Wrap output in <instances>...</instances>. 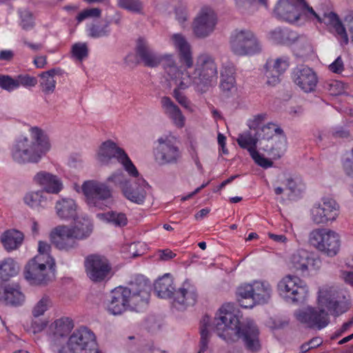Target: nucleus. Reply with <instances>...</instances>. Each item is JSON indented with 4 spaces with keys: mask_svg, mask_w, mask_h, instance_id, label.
Segmentation results:
<instances>
[{
    "mask_svg": "<svg viewBox=\"0 0 353 353\" xmlns=\"http://www.w3.org/2000/svg\"><path fill=\"white\" fill-rule=\"evenodd\" d=\"M232 306L224 304L216 313L212 328L226 343L234 344L241 340L247 350L256 352L261 349L259 331L252 321H241Z\"/></svg>",
    "mask_w": 353,
    "mask_h": 353,
    "instance_id": "obj_1",
    "label": "nucleus"
},
{
    "mask_svg": "<svg viewBox=\"0 0 353 353\" xmlns=\"http://www.w3.org/2000/svg\"><path fill=\"white\" fill-rule=\"evenodd\" d=\"M151 286L143 276H137L129 286H119L110 292L107 310L114 315L121 314L128 307H137L148 305Z\"/></svg>",
    "mask_w": 353,
    "mask_h": 353,
    "instance_id": "obj_2",
    "label": "nucleus"
},
{
    "mask_svg": "<svg viewBox=\"0 0 353 353\" xmlns=\"http://www.w3.org/2000/svg\"><path fill=\"white\" fill-rule=\"evenodd\" d=\"M31 138H20L11 150L13 160L21 164L37 163L50 148L48 137L37 127L30 128Z\"/></svg>",
    "mask_w": 353,
    "mask_h": 353,
    "instance_id": "obj_3",
    "label": "nucleus"
},
{
    "mask_svg": "<svg viewBox=\"0 0 353 353\" xmlns=\"http://www.w3.org/2000/svg\"><path fill=\"white\" fill-rule=\"evenodd\" d=\"M188 77L198 92H205L217 79V66L214 59L208 54L199 55L194 70Z\"/></svg>",
    "mask_w": 353,
    "mask_h": 353,
    "instance_id": "obj_4",
    "label": "nucleus"
},
{
    "mask_svg": "<svg viewBox=\"0 0 353 353\" xmlns=\"http://www.w3.org/2000/svg\"><path fill=\"white\" fill-rule=\"evenodd\" d=\"M113 159L121 163L128 173L132 176L139 175V172L126 152L111 140L103 142L98 151L97 160L102 165H108Z\"/></svg>",
    "mask_w": 353,
    "mask_h": 353,
    "instance_id": "obj_5",
    "label": "nucleus"
},
{
    "mask_svg": "<svg viewBox=\"0 0 353 353\" xmlns=\"http://www.w3.org/2000/svg\"><path fill=\"white\" fill-rule=\"evenodd\" d=\"M54 263L43 260L41 255H37L26 264L24 276L31 285H46L54 277Z\"/></svg>",
    "mask_w": 353,
    "mask_h": 353,
    "instance_id": "obj_6",
    "label": "nucleus"
},
{
    "mask_svg": "<svg viewBox=\"0 0 353 353\" xmlns=\"http://www.w3.org/2000/svg\"><path fill=\"white\" fill-rule=\"evenodd\" d=\"M318 305L334 316H339L347 312L351 306L349 299L340 294L333 288L320 289L318 295Z\"/></svg>",
    "mask_w": 353,
    "mask_h": 353,
    "instance_id": "obj_7",
    "label": "nucleus"
},
{
    "mask_svg": "<svg viewBox=\"0 0 353 353\" xmlns=\"http://www.w3.org/2000/svg\"><path fill=\"white\" fill-rule=\"evenodd\" d=\"M81 189L90 207L103 210L112 204V190L106 184L94 180L86 181Z\"/></svg>",
    "mask_w": 353,
    "mask_h": 353,
    "instance_id": "obj_8",
    "label": "nucleus"
},
{
    "mask_svg": "<svg viewBox=\"0 0 353 353\" xmlns=\"http://www.w3.org/2000/svg\"><path fill=\"white\" fill-rule=\"evenodd\" d=\"M310 245L328 256H335L340 249L339 234L329 229L313 230L309 235Z\"/></svg>",
    "mask_w": 353,
    "mask_h": 353,
    "instance_id": "obj_9",
    "label": "nucleus"
},
{
    "mask_svg": "<svg viewBox=\"0 0 353 353\" xmlns=\"http://www.w3.org/2000/svg\"><path fill=\"white\" fill-rule=\"evenodd\" d=\"M232 52L238 56H250L261 50V45L255 34L250 30L236 32L230 39Z\"/></svg>",
    "mask_w": 353,
    "mask_h": 353,
    "instance_id": "obj_10",
    "label": "nucleus"
},
{
    "mask_svg": "<svg viewBox=\"0 0 353 353\" xmlns=\"http://www.w3.org/2000/svg\"><path fill=\"white\" fill-rule=\"evenodd\" d=\"M279 294L292 302H303L308 294V288L299 277L287 275L277 285Z\"/></svg>",
    "mask_w": 353,
    "mask_h": 353,
    "instance_id": "obj_11",
    "label": "nucleus"
},
{
    "mask_svg": "<svg viewBox=\"0 0 353 353\" xmlns=\"http://www.w3.org/2000/svg\"><path fill=\"white\" fill-rule=\"evenodd\" d=\"M68 348L74 353H92L99 350L94 334L85 327L72 334L68 339Z\"/></svg>",
    "mask_w": 353,
    "mask_h": 353,
    "instance_id": "obj_12",
    "label": "nucleus"
},
{
    "mask_svg": "<svg viewBox=\"0 0 353 353\" xmlns=\"http://www.w3.org/2000/svg\"><path fill=\"white\" fill-rule=\"evenodd\" d=\"M85 268L88 276L94 283L108 280L112 275L111 264L104 256H88L85 260Z\"/></svg>",
    "mask_w": 353,
    "mask_h": 353,
    "instance_id": "obj_13",
    "label": "nucleus"
},
{
    "mask_svg": "<svg viewBox=\"0 0 353 353\" xmlns=\"http://www.w3.org/2000/svg\"><path fill=\"white\" fill-rule=\"evenodd\" d=\"M339 214V205L330 197H323L311 209V219L316 224H327L334 221Z\"/></svg>",
    "mask_w": 353,
    "mask_h": 353,
    "instance_id": "obj_14",
    "label": "nucleus"
},
{
    "mask_svg": "<svg viewBox=\"0 0 353 353\" xmlns=\"http://www.w3.org/2000/svg\"><path fill=\"white\" fill-rule=\"evenodd\" d=\"M216 23L217 17L214 11L209 6H203L194 19V33L198 38H206L212 34Z\"/></svg>",
    "mask_w": 353,
    "mask_h": 353,
    "instance_id": "obj_15",
    "label": "nucleus"
},
{
    "mask_svg": "<svg viewBox=\"0 0 353 353\" xmlns=\"http://www.w3.org/2000/svg\"><path fill=\"white\" fill-rule=\"evenodd\" d=\"M259 140L256 131L253 133L250 130L239 134L236 141L241 148L248 150L251 157L257 165L265 169L270 168L272 166L273 162L264 157L256 150Z\"/></svg>",
    "mask_w": 353,
    "mask_h": 353,
    "instance_id": "obj_16",
    "label": "nucleus"
},
{
    "mask_svg": "<svg viewBox=\"0 0 353 353\" xmlns=\"http://www.w3.org/2000/svg\"><path fill=\"white\" fill-rule=\"evenodd\" d=\"M154 157L160 165H175L181 159L182 152L171 139L159 138Z\"/></svg>",
    "mask_w": 353,
    "mask_h": 353,
    "instance_id": "obj_17",
    "label": "nucleus"
},
{
    "mask_svg": "<svg viewBox=\"0 0 353 353\" xmlns=\"http://www.w3.org/2000/svg\"><path fill=\"white\" fill-rule=\"evenodd\" d=\"M296 319L309 327L318 330L325 327L330 321L327 312L321 309L319 305L317 308L309 307L300 310L296 314Z\"/></svg>",
    "mask_w": 353,
    "mask_h": 353,
    "instance_id": "obj_18",
    "label": "nucleus"
},
{
    "mask_svg": "<svg viewBox=\"0 0 353 353\" xmlns=\"http://www.w3.org/2000/svg\"><path fill=\"white\" fill-rule=\"evenodd\" d=\"M50 241L54 246L64 251H70L79 247V239H76L70 226L59 225L50 234Z\"/></svg>",
    "mask_w": 353,
    "mask_h": 353,
    "instance_id": "obj_19",
    "label": "nucleus"
},
{
    "mask_svg": "<svg viewBox=\"0 0 353 353\" xmlns=\"http://www.w3.org/2000/svg\"><path fill=\"white\" fill-rule=\"evenodd\" d=\"M290 268L301 275L306 274L310 270H318L321 265L319 258L314 257L304 250H298L290 257Z\"/></svg>",
    "mask_w": 353,
    "mask_h": 353,
    "instance_id": "obj_20",
    "label": "nucleus"
},
{
    "mask_svg": "<svg viewBox=\"0 0 353 353\" xmlns=\"http://www.w3.org/2000/svg\"><path fill=\"white\" fill-rule=\"evenodd\" d=\"M292 79L293 82L306 93L314 91L318 83L316 72L312 68L303 65L293 70Z\"/></svg>",
    "mask_w": 353,
    "mask_h": 353,
    "instance_id": "obj_21",
    "label": "nucleus"
},
{
    "mask_svg": "<svg viewBox=\"0 0 353 353\" xmlns=\"http://www.w3.org/2000/svg\"><path fill=\"white\" fill-rule=\"evenodd\" d=\"M290 65V58L282 56L275 59H268L265 65V75L267 84L275 86L281 81V76L287 70Z\"/></svg>",
    "mask_w": 353,
    "mask_h": 353,
    "instance_id": "obj_22",
    "label": "nucleus"
},
{
    "mask_svg": "<svg viewBox=\"0 0 353 353\" xmlns=\"http://www.w3.org/2000/svg\"><path fill=\"white\" fill-rule=\"evenodd\" d=\"M197 290L194 285L185 281L175 292L172 305L178 310H184L188 307L193 306L197 300Z\"/></svg>",
    "mask_w": 353,
    "mask_h": 353,
    "instance_id": "obj_23",
    "label": "nucleus"
},
{
    "mask_svg": "<svg viewBox=\"0 0 353 353\" xmlns=\"http://www.w3.org/2000/svg\"><path fill=\"white\" fill-rule=\"evenodd\" d=\"M136 57L145 66L155 68L161 63V58L150 47L148 41L143 37H139L136 41Z\"/></svg>",
    "mask_w": 353,
    "mask_h": 353,
    "instance_id": "obj_24",
    "label": "nucleus"
},
{
    "mask_svg": "<svg viewBox=\"0 0 353 353\" xmlns=\"http://www.w3.org/2000/svg\"><path fill=\"white\" fill-rule=\"evenodd\" d=\"M37 83V78L29 74H19L12 77L8 74H0V88L9 92L18 89L20 86L34 87Z\"/></svg>",
    "mask_w": 353,
    "mask_h": 353,
    "instance_id": "obj_25",
    "label": "nucleus"
},
{
    "mask_svg": "<svg viewBox=\"0 0 353 353\" xmlns=\"http://www.w3.org/2000/svg\"><path fill=\"white\" fill-rule=\"evenodd\" d=\"M134 177L136 179L131 181L128 186L123 188V194L130 201L141 204L145 201V188L148 184L143 177L139 176V174Z\"/></svg>",
    "mask_w": 353,
    "mask_h": 353,
    "instance_id": "obj_26",
    "label": "nucleus"
},
{
    "mask_svg": "<svg viewBox=\"0 0 353 353\" xmlns=\"http://www.w3.org/2000/svg\"><path fill=\"white\" fill-rule=\"evenodd\" d=\"M33 181L41 186L48 195L50 194H58L63 189V184L57 176L46 171H40L33 177Z\"/></svg>",
    "mask_w": 353,
    "mask_h": 353,
    "instance_id": "obj_27",
    "label": "nucleus"
},
{
    "mask_svg": "<svg viewBox=\"0 0 353 353\" xmlns=\"http://www.w3.org/2000/svg\"><path fill=\"white\" fill-rule=\"evenodd\" d=\"M235 72V67L232 63L224 65L221 71L219 88L222 96L225 98L230 97L236 90Z\"/></svg>",
    "mask_w": 353,
    "mask_h": 353,
    "instance_id": "obj_28",
    "label": "nucleus"
},
{
    "mask_svg": "<svg viewBox=\"0 0 353 353\" xmlns=\"http://www.w3.org/2000/svg\"><path fill=\"white\" fill-rule=\"evenodd\" d=\"M0 301L6 304L18 306L25 301V296L22 293L18 284H1L0 285Z\"/></svg>",
    "mask_w": 353,
    "mask_h": 353,
    "instance_id": "obj_29",
    "label": "nucleus"
},
{
    "mask_svg": "<svg viewBox=\"0 0 353 353\" xmlns=\"http://www.w3.org/2000/svg\"><path fill=\"white\" fill-rule=\"evenodd\" d=\"M172 44L179 52L180 62L188 68L193 65V58L191 46L185 37L179 33L172 35Z\"/></svg>",
    "mask_w": 353,
    "mask_h": 353,
    "instance_id": "obj_30",
    "label": "nucleus"
},
{
    "mask_svg": "<svg viewBox=\"0 0 353 353\" xmlns=\"http://www.w3.org/2000/svg\"><path fill=\"white\" fill-rule=\"evenodd\" d=\"M274 12L279 19L289 23L296 22L300 17L297 6L288 0H279Z\"/></svg>",
    "mask_w": 353,
    "mask_h": 353,
    "instance_id": "obj_31",
    "label": "nucleus"
},
{
    "mask_svg": "<svg viewBox=\"0 0 353 353\" xmlns=\"http://www.w3.org/2000/svg\"><path fill=\"white\" fill-rule=\"evenodd\" d=\"M161 104L163 112L178 128H183L185 125V117L179 107L168 97H163Z\"/></svg>",
    "mask_w": 353,
    "mask_h": 353,
    "instance_id": "obj_32",
    "label": "nucleus"
},
{
    "mask_svg": "<svg viewBox=\"0 0 353 353\" xmlns=\"http://www.w3.org/2000/svg\"><path fill=\"white\" fill-rule=\"evenodd\" d=\"M55 210L57 216L63 220L75 219L77 215V205L72 199L63 198L57 201Z\"/></svg>",
    "mask_w": 353,
    "mask_h": 353,
    "instance_id": "obj_33",
    "label": "nucleus"
},
{
    "mask_svg": "<svg viewBox=\"0 0 353 353\" xmlns=\"http://www.w3.org/2000/svg\"><path fill=\"white\" fill-rule=\"evenodd\" d=\"M253 303L250 305L252 307L255 304H264L270 299L272 289L270 284L265 281H254L253 282Z\"/></svg>",
    "mask_w": 353,
    "mask_h": 353,
    "instance_id": "obj_34",
    "label": "nucleus"
},
{
    "mask_svg": "<svg viewBox=\"0 0 353 353\" xmlns=\"http://www.w3.org/2000/svg\"><path fill=\"white\" fill-rule=\"evenodd\" d=\"M154 292L161 298L167 299L172 297L175 293L173 286V280L170 274H165L157 279L154 284Z\"/></svg>",
    "mask_w": 353,
    "mask_h": 353,
    "instance_id": "obj_35",
    "label": "nucleus"
},
{
    "mask_svg": "<svg viewBox=\"0 0 353 353\" xmlns=\"http://www.w3.org/2000/svg\"><path fill=\"white\" fill-rule=\"evenodd\" d=\"M270 39L279 44L289 45L294 43L298 39L296 32L288 28H276L269 32Z\"/></svg>",
    "mask_w": 353,
    "mask_h": 353,
    "instance_id": "obj_36",
    "label": "nucleus"
},
{
    "mask_svg": "<svg viewBox=\"0 0 353 353\" xmlns=\"http://www.w3.org/2000/svg\"><path fill=\"white\" fill-rule=\"evenodd\" d=\"M23 240V233L17 230H7L1 236L3 247L8 252L17 249L21 245Z\"/></svg>",
    "mask_w": 353,
    "mask_h": 353,
    "instance_id": "obj_37",
    "label": "nucleus"
},
{
    "mask_svg": "<svg viewBox=\"0 0 353 353\" xmlns=\"http://www.w3.org/2000/svg\"><path fill=\"white\" fill-rule=\"evenodd\" d=\"M23 200L26 205L32 208H46L51 201L50 195L41 190L27 193Z\"/></svg>",
    "mask_w": 353,
    "mask_h": 353,
    "instance_id": "obj_38",
    "label": "nucleus"
},
{
    "mask_svg": "<svg viewBox=\"0 0 353 353\" xmlns=\"http://www.w3.org/2000/svg\"><path fill=\"white\" fill-rule=\"evenodd\" d=\"M61 71L59 68H53L40 74V85L44 94H50L54 92L57 83L54 78L55 75L60 74Z\"/></svg>",
    "mask_w": 353,
    "mask_h": 353,
    "instance_id": "obj_39",
    "label": "nucleus"
},
{
    "mask_svg": "<svg viewBox=\"0 0 353 353\" xmlns=\"http://www.w3.org/2000/svg\"><path fill=\"white\" fill-rule=\"evenodd\" d=\"M97 216L115 227L123 228L128 224V218L125 213L110 210L104 213H99Z\"/></svg>",
    "mask_w": 353,
    "mask_h": 353,
    "instance_id": "obj_40",
    "label": "nucleus"
},
{
    "mask_svg": "<svg viewBox=\"0 0 353 353\" xmlns=\"http://www.w3.org/2000/svg\"><path fill=\"white\" fill-rule=\"evenodd\" d=\"M323 23L332 26L336 34L343 39L345 44H347L349 39L346 30L336 13L333 12L324 13Z\"/></svg>",
    "mask_w": 353,
    "mask_h": 353,
    "instance_id": "obj_41",
    "label": "nucleus"
},
{
    "mask_svg": "<svg viewBox=\"0 0 353 353\" xmlns=\"http://www.w3.org/2000/svg\"><path fill=\"white\" fill-rule=\"evenodd\" d=\"M70 228L79 241L88 238L92 232V224L88 219L85 218L77 219L74 225Z\"/></svg>",
    "mask_w": 353,
    "mask_h": 353,
    "instance_id": "obj_42",
    "label": "nucleus"
},
{
    "mask_svg": "<svg viewBox=\"0 0 353 353\" xmlns=\"http://www.w3.org/2000/svg\"><path fill=\"white\" fill-rule=\"evenodd\" d=\"M261 149L268 152L273 159H279L284 155L287 150V139L283 134L280 139L275 141L274 144L263 145Z\"/></svg>",
    "mask_w": 353,
    "mask_h": 353,
    "instance_id": "obj_43",
    "label": "nucleus"
},
{
    "mask_svg": "<svg viewBox=\"0 0 353 353\" xmlns=\"http://www.w3.org/2000/svg\"><path fill=\"white\" fill-rule=\"evenodd\" d=\"M18 270L19 266L11 258H7L0 262V279L3 281H7L16 275Z\"/></svg>",
    "mask_w": 353,
    "mask_h": 353,
    "instance_id": "obj_44",
    "label": "nucleus"
},
{
    "mask_svg": "<svg viewBox=\"0 0 353 353\" xmlns=\"http://www.w3.org/2000/svg\"><path fill=\"white\" fill-rule=\"evenodd\" d=\"M88 36L92 38L108 37L110 33L109 21H97L88 28Z\"/></svg>",
    "mask_w": 353,
    "mask_h": 353,
    "instance_id": "obj_45",
    "label": "nucleus"
},
{
    "mask_svg": "<svg viewBox=\"0 0 353 353\" xmlns=\"http://www.w3.org/2000/svg\"><path fill=\"white\" fill-rule=\"evenodd\" d=\"M200 334V349L198 353H203L208 348V343L210 341V334L208 327H210V319L209 316L205 315L201 322Z\"/></svg>",
    "mask_w": 353,
    "mask_h": 353,
    "instance_id": "obj_46",
    "label": "nucleus"
},
{
    "mask_svg": "<svg viewBox=\"0 0 353 353\" xmlns=\"http://www.w3.org/2000/svg\"><path fill=\"white\" fill-rule=\"evenodd\" d=\"M54 335L56 336L65 337L71 332L74 327L73 321L68 317H63L57 319L54 323Z\"/></svg>",
    "mask_w": 353,
    "mask_h": 353,
    "instance_id": "obj_47",
    "label": "nucleus"
},
{
    "mask_svg": "<svg viewBox=\"0 0 353 353\" xmlns=\"http://www.w3.org/2000/svg\"><path fill=\"white\" fill-rule=\"evenodd\" d=\"M273 132L278 134H283V130L273 123H268L256 130L259 140H267L272 138Z\"/></svg>",
    "mask_w": 353,
    "mask_h": 353,
    "instance_id": "obj_48",
    "label": "nucleus"
},
{
    "mask_svg": "<svg viewBox=\"0 0 353 353\" xmlns=\"http://www.w3.org/2000/svg\"><path fill=\"white\" fill-rule=\"evenodd\" d=\"M118 6L123 9L134 13H141L143 4L140 0H117Z\"/></svg>",
    "mask_w": 353,
    "mask_h": 353,
    "instance_id": "obj_49",
    "label": "nucleus"
},
{
    "mask_svg": "<svg viewBox=\"0 0 353 353\" xmlns=\"http://www.w3.org/2000/svg\"><path fill=\"white\" fill-rule=\"evenodd\" d=\"M107 181L112 183L115 185L119 186L123 192V188L125 186H128V185L130 183L131 180H128L125 176V174L121 171H120L110 175L108 178Z\"/></svg>",
    "mask_w": 353,
    "mask_h": 353,
    "instance_id": "obj_50",
    "label": "nucleus"
},
{
    "mask_svg": "<svg viewBox=\"0 0 353 353\" xmlns=\"http://www.w3.org/2000/svg\"><path fill=\"white\" fill-rule=\"evenodd\" d=\"M68 339L63 336H53L52 349L54 353H67Z\"/></svg>",
    "mask_w": 353,
    "mask_h": 353,
    "instance_id": "obj_51",
    "label": "nucleus"
},
{
    "mask_svg": "<svg viewBox=\"0 0 353 353\" xmlns=\"http://www.w3.org/2000/svg\"><path fill=\"white\" fill-rule=\"evenodd\" d=\"M50 304V299L48 296H43L41 300L36 304L32 310V315L37 318L43 315L48 310Z\"/></svg>",
    "mask_w": 353,
    "mask_h": 353,
    "instance_id": "obj_52",
    "label": "nucleus"
},
{
    "mask_svg": "<svg viewBox=\"0 0 353 353\" xmlns=\"http://www.w3.org/2000/svg\"><path fill=\"white\" fill-rule=\"evenodd\" d=\"M253 283H244L239 286L236 289V294L238 298L244 299H252L253 301Z\"/></svg>",
    "mask_w": 353,
    "mask_h": 353,
    "instance_id": "obj_53",
    "label": "nucleus"
},
{
    "mask_svg": "<svg viewBox=\"0 0 353 353\" xmlns=\"http://www.w3.org/2000/svg\"><path fill=\"white\" fill-rule=\"evenodd\" d=\"M72 53L79 61H82L88 55V49L86 43H77L72 46Z\"/></svg>",
    "mask_w": 353,
    "mask_h": 353,
    "instance_id": "obj_54",
    "label": "nucleus"
},
{
    "mask_svg": "<svg viewBox=\"0 0 353 353\" xmlns=\"http://www.w3.org/2000/svg\"><path fill=\"white\" fill-rule=\"evenodd\" d=\"M324 89L330 95L336 96L343 92V84L338 81H330L324 83Z\"/></svg>",
    "mask_w": 353,
    "mask_h": 353,
    "instance_id": "obj_55",
    "label": "nucleus"
},
{
    "mask_svg": "<svg viewBox=\"0 0 353 353\" xmlns=\"http://www.w3.org/2000/svg\"><path fill=\"white\" fill-rule=\"evenodd\" d=\"M21 19V26L23 30H28L33 28L34 26L33 16L30 12L28 10L22 12Z\"/></svg>",
    "mask_w": 353,
    "mask_h": 353,
    "instance_id": "obj_56",
    "label": "nucleus"
},
{
    "mask_svg": "<svg viewBox=\"0 0 353 353\" xmlns=\"http://www.w3.org/2000/svg\"><path fill=\"white\" fill-rule=\"evenodd\" d=\"M101 12V11L99 8L85 9L77 16L76 19L77 20L78 23H81L85 19L90 17H99Z\"/></svg>",
    "mask_w": 353,
    "mask_h": 353,
    "instance_id": "obj_57",
    "label": "nucleus"
},
{
    "mask_svg": "<svg viewBox=\"0 0 353 353\" xmlns=\"http://www.w3.org/2000/svg\"><path fill=\"white\" fill-rule=\"evenodd\" d=\"M173 97L177 101V102L186 109H190V101L179 90L178 88H175L173 90Z\"/></svg>",
    "mask_w": 353,
    "mask_h": 353,
    "instance_id": "obj_58",
    "label": "nucleus"
},
{
    "mask_svg": "<svg viewBox=\"0 0 353 353\" xmlns=\"http://www.w3.org/2000/svg\"><path fill=\"white\" fill-rule=\"evenodd\" d=\"M266 118L265 114H259L254 116V119L249 122V128L251 130L256 132L260 128V125L264 121Z\"/></svg>",
    "mask_w": 353,
    "mask_h": 353,
    "instance_id": "obj_59",
    "label": "nucleus"
},
{
    "mask_svg": "<svg viewBox=\"0 0 353 353\" xmlns=\"http://www.w3.org/2000/svg\"><path fill=\"white\" fill-rule=\"evenodd\" d=\"M329 69L334 73H341L344 70V64L341 57H338L335 61L329 65Z\"/></svg>",
    "mask_w": 353,
    "mask_h": 353,
    "instance_id": "obj_60",
    "label": "nucleus"
},
{
    "mask_svg": "<svg viewBox=\"0 0 353 353\" xmlns=\"http://www.w3.org/2000/svg\"><path fill=\"white\" fill-rule=\"evenodd\" d=\"M176 19L179 23H183L188 19V12L185 8L179 6L175 9Z\"/></svg>",
    "mask_w": 353,
    "mask_h": 353,
    "instance_id": "obj_61",
    "label": "nucleus"
},
{
    "mask_svg": "<svg viewBox=\"0 0 353 353\" xmlns=\"http://www.w3.org/2000/svg\"><path fill=\"white\" fill-rule=\"evenodd\" d=\"M158 257L161 261H169L174 259L176 254L170 249L159 250L157 252Z\"/></svg>",
    "mask_w": 353,
    "mask_h": 353,
    "instance_id": "obj_62",
    "label": "nucleus"
},
{
    "mask_svg": "<svg viewBox=\"0 0 353 353\" xmlns=\"http://www.w3.org/2000/svg\"><path fill=\"white\" fill-rule=\"evenodd\" d=\"M50 248L51 247L48 243L40 241L39 242L38 246V251L39 253L38 255H41L43 256V260H45L46 257L49 258L48 254L49 252L50 251Z\"/></svg>",
    "mask_w": 353,
    "mask_h": 353,
    "instance_id": "obj_63",
    "label": "nucleus"
},
{
    "mask_svg": "<svg viewBox=\"0 0 353 353\" xmlns=\"http://www.w3.org/2000/svg\"><path fill=\"white\" fill-rule=\"evenodd\" d=\"M352 159H347L343 163V168L349 176L353 178V148H352Z\"/></svg>",
    "mask_w": 353,
    "mask_h": 353,
    "instance_id": "obj_64",
    "label": "nucleus"
}]
</instances>
